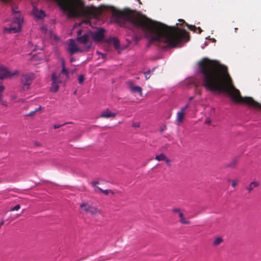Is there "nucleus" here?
I'll use <instances>...</instances> for the list:
<instances>
[{
  "instance_id": "obj_1",
  "label": "nucleus",
  "mask_w": 261,
  "mask_h": 261,
  "mask_svg": "<svg viewBox=\"0 0 261 261\" xmlns=\"http://www.w3.org/2000/svg\"><path fill=\"white\" fill-rule=\"evenodd\" d=\"M112 15L121 26L127 23L140 29L150 38L149 42H163L170 47H175L182 40H189L188 33L176 27H169L162 23L154 21L145 15L135 11L125 8L119 10L114 8L112 10Z\"/></svg>"
},
{
  "instance_id": "obj_2",
  "label": "nucleus",
  "mask_w": 261,
  "mask_h": 261,
  "mask_svg": "<svg viewBox=\"0 0 261 261\" xmlns=\"http://www.w3.org/2000/svg\"><path fill=\"white\" fill-rule=\"evenodd\" d=\"M55 1L68 18L79 16L88 18L92 14L93 7H86L82 0Z\"/></svg>"
},
{
  "instance_id": "obj_3",
  "label": "nucleus",
  "mask_w": 261,
  "mask_h": 261,
  "mask_svg": "<svg viewBox=\"0 0 261 261\" xmlns=\"http://www.w3.org/2000/svg\"><path fill=\"white\" fill-rule=\"evenodd\" d=\"M12 11L13 13L15 15L14 16V20L12 22L9 28H5L4 29V33H11L12 32L16 33L19 32L21 29L22 19L21 17L20 14H19V11H16L13 8H12Z\"/></svg>"
},
{
  "instance_id": "obj_4",
  "label": "nucleus",
  "mask_w": 261,
  "mask_h": 261,
  "mask_svg": "<svg viewBox=\"0 0 261 261\" xmlns=\"http://www.w3.org/2000/svg\"><path fill=\"white\" fill-rule=\"evenodd\" d=\"M33 75L32 74H24L21 77V84L22 85V89L23 90H28L29 86L32 82Z\"/></svg>"
},
{
  "instance_id": "obj_5",
  "label": "nucleus",
  "mask_w": 261,
  "mask_h": 261,
  "mask_svg": "<svg viewBox=\"0 0 261 261\" xmlns=\"http://www.w3.org/2000/svg\"><path fill=\"white\" fill-rule=\"evenodd\" d=\"M17 74V71L11 72L4 66H0V80H3L7 77H11Z\"/></svg>"
},
{
  "instance_id": "obj_6",
  "label": "nucleus",
  "mask_w": 261,
  "mask_h": 261,
  "mask_svg": "<svg viewBox=\"0 0 261 261\" xmlns=\"http://www.w3.org/2000/svg\"><path fill=\"white\" fill-rule=\"evenodd\" d=\"M104 32L103 29L100 28L96 32L92 34V38L95 42H105L104 40Z\"/></svg>"
},
{
  "instance_id": "obj_7",
  "label": "nucleus",
  "mask_w": 261,
  "mask_h": 261,
  "mask_svg": "<svg viewBox=\"0 0 261 261\" xmlns=\"http://www.w3.org/2000/svg\"><path fill=\"white\" fill-rule=\"evenodd\" d=\"M67 50L70 55H73L77 52H82V50L77 46L73 39L70 40V42L68 44Z\"/></svg>"
},
{
  "instance_id": "obj_8",
  "label": "nucleus",
  "mask_w": 261,
  "mask_h": 261,
  "mask_svg": "<svg viewBox=\"0 0 261 261\" xmlns=\"http://www.w3.org/2000/svg\"><path fill=\"white\" fill-rule=\"evenodd\" d=\"M80 206L83 211L87 213H90L93 215L98 212V209L90 205L88 203H83L80 205Z\"/></svg>"
},
{
  "instance_id": "obj_9",
  "label": "nucleus",
  "mask_w": 261,
  "mask_h": 261,
  "mask_svg": "<svg viewBox=\"0 0 261 261\" xmlns=\"http://www.w3.org/2000/svg\"><path fill=\"white\" fill-rule=\"evenodd\" d=\"M52 83H51V91L53 92H57L58 90L59 87L58 83L59 82L58 77L56 75L55 73H53L52 74Z\"/></svg>"
},
{
  "instance_id": "obj_10",
  "label": "nucleus",
  "mask_w": 261,
  "mask_h": 261,
  "mask_svg": "<svg viewBox=\"0 0 261 261\" xmlns=\"http://www.w3.org/2000/svg\"><path fill=\"white\" fill-rule=\"evenodd\" d=\"M188 107L189 105L188 104L186 106L182 107L180 109V111L177 113L176 120L178 123H181L183 121L185 111Z\"/></svg>"
},
{
  "instance_id": "obj_11",
  "label": "nucleus",
  "mask_w": 261,
  "mask_h": 261,
  "mask_svg": "<svg viewBox=\"0 0 261 261\" xmlns=\"http://www.w3.org/2000/svg\"><path fill=\"white\" fill-rule=\"evenodd\" d=\"M105 42L109 44H113L116 49H118L120 47V42L116 37H110L105 40Z\"/></svg>"
},
{
  "instance_id": "obj_12",
  "label": "nucleus",
  "mask_w": 261,
  "mask_h": 261,
  "mask_svg": "<svg viewBox=\"0 0 261 261\" xmlns=\"http://www.w3.org/2000/svg\"><path fill=\"white\" fill-rule=\"evenodd\" d=\"M129 87L130 90L133 92H137L139 93L140 96H142V89L141 87L138 86H134L132 82H129Z\"/></svg>"
},
{
  "instance_id": "obj_13",
  "label": "nucleus",
  "mask_w": 261,
  "mask_h": 261,
  "mask_svg": "<svg viewBox=\"0 0 261 261\" xmlns=\"http://www.w3.org/2000/svg\"><path fill=\"white\" fill-rule=\"evenodd\" d=\"M259 182L254 180L252 181L248 186L245 187V189L247 190L249 193H251L254 188L259 186Z\"/></svg>"
},
{
  "instance_id": "obj_14",
  "label": "nucleus",
  "mask_w": 261,
  "mask_h": 261,
  "mask_svg": "<svg viewBox=\"0 0 261 261\" xmlns=\"http://www.w3.org/2000/svg\"><path fill=\"white\" fill-rule=\"evenodd\" d=\"M33 13L34 16L39 19L43 18L45 15L44 12L42 10H38L36 8H34L33 10Z\"/></svg>"
},
{
  "instance_id": "obj_15",
  "label": "nucleus",
  "mask_w": 261,
  "mask_h": 261,
  "mask_svg": "<svg viewBox=\"0 0 261 261\" xmlns=\"http://www.w3.org/2000/svg\"><path fill=\"white\" fill-rule=\"evenodd\" d=\"M179 21L181 22L182 23H185L186 25H187L188 28L190 30L194 32H195L196 31V30H198V33L200 34L201 33V32L202 31V29L200 27H196L195 25H189V24H187L183 19H179Z\"/></svg>"
},
{
  "instance_id": "obj_16",
  "label": "nucleus",
  "mask_w": 261,
  "mask_h": 261,
  "mask_svg": "<svg viewBox=\"0 0 261 261\" xmlns=\"http://www.w3.org/2000/svg\"><path fill=\"white\" fill-rule=\"evenodd\" d=\"M76 39L79 42L85 44L89 41V36L87 34H84L82 36L77 37Z\"/></svg>"
},
{
  "instance_id": "obj_17",
  "label": "nucleus",
  "mask_w": 261,
  "mask_h": 261,
  "mask_svg": "<svg viewBox=\"0 0 261 261\" xmlns=\"http://www.w3.org/2000/svg\"><path fill=\"white\" fill-rule=\"evenodd\" d=\"M116 113H112L110 111H109L108 110H107L105 111H103L101 114V117L103 118H110V117H115L116 116Z\"/></svg>"
},
{
  "instance_id": "obj_18",
  "label": "nucleus",
  "mask_w": 261,
  "mask_h": 261,
  "mask_svg": "<svg viewBox=\"0 0 261 261\" xmlns=\"http://www.w3.org/2000/svg\"><path fill=\"white\" fill-rule=\"evenodd\" d=\"M179 217L180 218V222L181 223L184 224H190V221H188V220H186L185 219V218L184 217V215H183V214L181 212H179Z\"/></svg>"
},
{
  "instance_id": "obj_19",
  "label": "nucleus",
  "mask_w": 261,
  "mask_h": 261,
  "mask_svg": "<svg viewBox=\"0 0 261 261\" xmlns=\"http://www.w3.org/2000/svg\"><path fill=\"white\" fill-rule=\"evenodd\" d=\"M223 242V240L221 237L216 238L213 242V245L217 246Z\"/></svg>"
},
{
  "instance_id": "obj_20",
  "label": "nucleus",
  "mask_w": 261,
  "mask_h": 261,
  "mask_svg": "<svg viewBox=\"0 0 261 261\" xmlns=\"http://www.w3.org/2000/svg\"><path fill=\"white\" fill-rule=\"evenodd\" d=\"M97 189L106 195H108L109 193H111L112 195L114 194V192L111 190H102L99 187H97Z\"/></svg>"
},
{
  "instance_id": "obj_21",
  "label": "nucleus",
  "mask_w": 261,
  "mask_h": 261,
  "mask_svg": "<svg viewBox=\"0 0 261 261\" xmlns=\"http://www.w3.org/2000/svg\"><path fill=\"white\" fill-rule=\"evenodd\" d=\"M155 159L158 161H165V160H166V156L164 154L161 153L156 155Z\"/></svg>"
},
{
  "instance_id": "obj_22",
  "label": "nucleus",
  "mask_w": 261,
  "mask_h": 261,
  "mask_svg": "<svg viewBox=\"0 0 261 261\" xmlns=\"http://www.w3.org/2000/svg\"><path fill=\"white\" fill-rule=\"evenodd\" d=\"M42 109V107L40 106L39 107L35 109V110L34 111H31L30 112V113L27 114L25 116L26 117H28V116H32L35 113H36L37 112H38L39 111L41 110Z\"/></svg>"
},
{
  "instance_id": "obj_23",
  "label": "nucleus",
  "mask_w": 261,
  "mask_h": 261,
  "mask_svg": "<svg viewBox=\"0 0 261 261\" xmlns=\"http://www.w3.org/2000/svg\"><path fill=\"white\" fill-rule=\"evenodd\" d=\"M5 89V87L3 85H2L1 84H0V102L2 101V94L3 92L4 91Z\"/></svg>"
},
{
  "instance_id": "obj_24",
  "label": "nucleus",
  "mask_w": 261,
  "mask_h": 261,
  "mask_svg": "<svg viewBox=\"0 0 261 261\" xmlns=\"http://www.w3.org/2000/svg\"><path fill=\"white\" fill-rule=\"evenodd\" d=\"M84 80H85L84 76L82 74L80 75L78 78L79 83L80 84H82Z\"/></svg>"
},
{
  "instance_id": "obj_25",
  "label": "nucleus",
  "mask_w": 261,
  "mask_h": 261,
  "mask_svg": "<svg viewBox=\"0 0 261 261\" xmlns=\"http://www.w3.org/2000/svg\"><path fill=\"white\" fill-rule=\"evenodd\" d=\"M61 73L65 74L66 76H68L69 74V71L67 69H66L65 67L62 68Z\"/></svg>"
},
{
  "instance_id": "obj_26",
  "label": "nucleus",
  "mask_w": 261,
  "mask_h": 261,
  "mask_svg": "<svg viewBox=\"0 0 261 261\" xmlns=\"http://www.w3.org/2000/svg\"><path fill=\"white\" fill-rule=\"evenodd\" d=\"M91 185H92V186L93 187H95V188H96V189H95V192H97V190H98V189H97V187H96V185H97V184H99V182H98V181H92V182H91Z\"/></svg>"
},
{
  "instance_id": "obj_27",
  "label": "nucleus",
  "mask_w": 261,
  "mask_h": 261,
  "mask_svg": "<svg viewBox=\"0 0 261 261\" xmlns=\"http://www.w3.org/2000/svg\"><path fill=\"white\" fill-rule=\"evenodd\" d=\"M20 208L19 204L16 205L14 207L11 208L10 211H18Z\"/></svg>"
},
{
  "instance_id": "obj_28",
  "label": "nucleus",
  "mask_w": 261,
  "mask_h": 261,
  "mask_svg": "<svg viewBox=\"0 0 261 261\" xmlns=\"http://www.w3.org/2000/svg\"><path fill=\"white\" fill-rule=\"evenodd\" d=\"M149 74H150V70H148V71L144 72L145 77L146 80H148L150 77Z\"/></svg>"
},
{
  "instance_id": "obj_29",
  "label": "nucleus",
  "mask_w": 261,
  "mask_h": 261,
  "mask_svg": "<svg viewBox=\"0 0 261 261\" xmlns=\"http://www.w3.org/2000/svg\"><path fill=\"white\" fill-rule=\"evenodd\" d=\"M238 180H236V179L233 180L232 181V184H231L232 187L234 188L236 186V185L238 184Z\"/></svg>"
},
{
  "instance_id": "obj_30",
  "label": "nucleus",
  "mask_w": 261,
  "mask_h": 261,
  "mask_svg": "<svg viewBox=\"0 0 261 261\" xmlns=\"http://www.w3.org/2000/svg\"><path fill=\"white\" fill-rule=\"evenodd\" d=\"M140 123L139 122H134L132 124V126L134 127H140Z\"/></svg>"
},
{
  "instance_id": "obj_31",
  "label": "nucleus",
  "mask_w": 261,
  "mask_h": 261,
  "mask_svg": "<svg viewBox=\"0 0 261 261\" xmlns=\"http://www.w3.org/2000/svg\"><path fill=\"white\" fill-rule=\"evenodd\" d=\"M66 123H64V124H61V125H60V124H54V128L55 129L58 128L60 127L61 126L64 125Z\"/></svg>"
},
{
  "instance_id": "obj_32",
  "label": "nucleus",
  "mask_w": 261,
  "mask_h": 261,
  "mask_svg": "<svg viewBox=\"0 0 261 261\" xmlns=\"http://www.w3.org/2000/svg\"><path fill=\"white\" fill-rule=\"evenodd\" d=\"M165 161L166 162V163H167V164L168 166H171V163H170V160H169L168 158H166V160H165Z\"/></svg>"
},
{
  "instance_id": "obj_33",
  "label": "nucleus",
  "mask_w": 261,
  "mask_h": 261,
  "mask_svg": "<svg viewBox=\"0 0 261 261\" xmlns=\"http://www.w3.org/2000/svg\"><path fill=\"white\" fill-rule=\"evenodd\" d=\"M61 63H62V68L65 67V62L63 59H61Z\"/></svg>"
},
{
  "instance_id": "obj_34",
  "label": "nucleus",
  "mask_w": 261,
  "mask_h": 261,
  "mask_svg": "<svg viewBox=\"0 0 261 261\" xmlns=\"http://www.w3.org/2000/svg\"><path fill=\"white\" fill-rule=\"evenodd\" d=\"M173 212L174 213H178V214H179V212H181L180 209L179 208H174L173 209Z\"/></svg>"
},
{
  "instance_id": "obj_35",
  "label": "nucleus",
  "mask_w": 261,
  "mask_h": 261,
  "mask_svg": "<svg viewBox=\"0 0 261 261\" xmlns=\"http://www.w3.org/2000/svg\"><path fill=\"white\" fill-rule=\"evenodd\" d=\"M166 129V126H164L160 128V131L161 133H163Z\"/></svg>"
},
{
  "instance_id": "obj_36",
  "label": "nucleus",
  "mask_w": 261,
  "mask_h": 261,
  "mask_svg": "<svg viewBox=\"0 0 261 261\" xmlns=\"http://www.w3.org/2000/svg\"><path fill=\"white\" fill-rule=\"evenodd\" d=\"M238 163V160L237 159H234V160H233V161L231 163V166H232V165H235L236 164H237V163Z\"/></svg>"
},
{
  "instance_id": "obj_37",
  "label": "nucleus",
  "mask_w": 261,
  "mask_h": 261,
  "mask_svg": "<svg viewBox=\"0 0 261 261\" xmlns=\"http://www.w3.org/2000/svg\"><path fill=\"white\" fill-rule=\"evenodd\" d=\"M82 32V30H79L77 31V37L82 36L81 35Z\"/></svg>"
},
{
  "instance_id": "obj_38",
  "label": "nucleus",
  "mask_w": 261,
  "mask_h": 261,
  "mask_svg": "<svg viewBox=\"0 0 261 261\" xmlns=\"http://www.w3.org/2000/svg\"><path fill=\"white\" fill-rule=\"evenodd\" d=\"M24 101V100L23 99H19L16 100V102H23Z\"/></svg>"
},
{
  "instance_id": "obj_39",
  "label": "nucleus",
  "mask_w": 261,
  "mask_h": 261,
  "mask_svg": "<svg viewBox=\"0 0 261 261\" xmlns=\"http://www.w3.org/2000/svg\"><path fill=\"white\" fill-rule=\"evenodd\" d=\"M211 122V120L208 119V120H206L205 121V123L207 124H210Z\"/></svg>"
},
{
  "instance_id": "obj_40",
  "label": "nucleus",
  "mask_w": 261,
  "mask_h": 261,
  "mask_svg": "<svg viewBox=\"0 0 261 261\" xmlns=\"http://www.w3.org/2000/svg\"><path fill=\"white\" fill-rule=\"evenodd\" d=\"M90 22V21L89 20H86L83 21L82 23H85L86 24H88Z\"/></svg>"
},
{
  "instance_id": "obj_41",
  "label": "nucleus",
  "mask_w": 261,
  "mask_h": 261,
  "mask_svg": "<svg viewBox=\"0 0 261 261\" xmlns=\"http://www.w3.org/2000/svg\"><path fill=\"white\" fill-rule=\"evenodd\" d=\"M75 61V59L74 58V57H71V58H70V62H74V61Z\"/></svg>"
},
{
  "instance_id": "obj_42",
  "label": "nucleus",
  "mask_w": 261,
  "mask_h": 261,
  "mask_svg": "<svg viewBox=\"0 0 261 261\" xmlns=\"http://www.w3.org/2000/svg\"><path fill=\"white\" fill-rule=\"evenodd\" d=\"M4 221H2L1 222H0V228L4 224Z\"/></svg>"
},
{
  "instance_id": "obj_43",
  "label": "nucleus",
  "mask_w": 261,
  "mask_h": 261,
  "mask_svg": "<svg viewBox=\"0 0 261 261\" xmlns=\"http://www.w3.org/2000/svg\"><path fill=\"white\" fill-rule=\"evenodd\" d=\"M2 104L4 106H6V102L5 101H2Z\"/></svg>"
},
{
  "instance_id": "obj_44",
  "label": "nucleus",
  "mask_w": 261,
  "mask_h": 261,
  "mask_svg": "<svg viewBox=\"0 0 261 261\" xmlns=\"http://www.w3.org/2000/svg\"><path fill=\"white\" fill-rule=\"evenodd\" d=\"M193 99V96H192V97H190L189 100H192Z\"/></svg>"
},
{
  "instance_id": "obj_45",
  "label": "nucleus",
  "mask_w": 261,
  "mask_h": 261,
  "mask_svg": "<svg viewBox=\"0 0 261 261\" xmlns=\"http://www.w3.org/2000/svg\"><path fill=\"white\" fill-rule=\"evenodd\" d=\"M140 4H142V3L140 0H137Z\"/></svg>"
},
{
  "instance_id": "obj_46",
  "label": "nucleus",
  "mask_w": 261,
  "mask_h": 261,
  "mask_svg": "<svg viewBox=\"0 0 261 261\" xmlns=\"http://www.w3.org/2000/svg\"><path fill=\"white\" fill-rule=\"evenodd\" d=\"M81 24H82V23H79V25H81Z\"/></svg>"
}]
</instances>
